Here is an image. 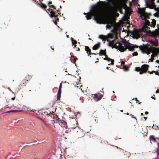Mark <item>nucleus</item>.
I'll use <instances>...</instances> for the list:
<instances>
[{"label": "nucleus", "mask_w": 159, "mask_h": 159, "mask_svg": "<svg viewBox=\"0 0 159 159\" xmlns=\"http://www.w3.org/2000/svg\"><path fill=\"white\" fill-rule=\"evenodd\" d=\"M103 15L102 10L100 8L94 6L90 10V11L88 12L86 17L87 20H89L91 19L92 16H93L94 19L97 23L100 24Z\"/></svg>", "instance_id": "nucleus-1"}, {"label": "nucleus", "mask_w": 159, "mask_h": 159, "mask_svg": "<svg viewBox=\"0 0 159 159\" xmlns=\"http://www.w3.org/2000/svg\"><path fill=\"white\" fill-rule=\"evenodd\" d=\"M139 13L140 14V17H143L144 19V23L142 28V31L148 32H151L150 30H149V27H148V26H150L151 27H154L156 25V20L154 19H151L152 20L151 23L149 21L145 19L146 18H148V16H146V13L145 11V9L142 8V9H138ZM151 36V34H150Z\"/></svg>", "instance_id": "nucleus-2"}, {"label": "nucleus", "mask_w": 159, "mask_h": 159, "mask_svg": "<svg viewBox=\"0 0 159 159\" xmlns=\"http://www.w3.org/2000/svg\"><path fill=\"white\" fill-rule=\"evenodd\" d=\"M114 40L110 41L108 44L109 46L111 47L112 48H115L116 49H118L120 52H124L125 51V49L123 46L120 43H117L116 44L114 43Z\"/></svg>", "instance_id": "nucleus-3"}, {"label": "nucleus", "mask_w": 159, "mask_h": 159, "mask_svg": "<svg viewBox=\"0 0 159 159\" xmlns=\"http://www.w3.org/2000/svg\"><path fill=\"white\" fill-rule=\"evenodd\" d=\"M139 48L143 53H146L148 55L151 52V49L147 46H139Z\"/></svg>", "instance_id": "nucleus-4"}, {"label": "nucleus", "mask_w": 159, "mask_h": 159, "mask_svg": "<svg viewBox=\"0 0 159 159\" xmlns=\"http://www.w3.org/2000/svg\"><path fill=\"white\" fill-rule=\"evenodd\" d=\"M149 2L145 0V2L146 6L150 9H153L155 7V6L154 1V0H148Z\"/></svg>", "instance_id": "nucleus-5"}, {"label": "nucleus", "mask_w": 159, "mask_h": 159, "mask_svg": "<svg viewBox=\"0 0 159 159\" xmlns=\"http://www.w3.org/2000/svg\"><path fill=\"white\" fill-rule=\"evenodd\" d=\"M140 32L137 30H135L132 33V35L133 38L134 39H138L140 37Z\"/></svg>", "instance_id": "nucleus-6"}, {"label": "nucleus", "mask_w": 159, "mask_h": 159, "mask_svg": "<svg viewBox=\"0 0 159 159\" xmlns=\"http://www.w3.org/2000/svg\"><path fill=\"white\" fill-rule=\"evenodd\" d=\"M122 42L124 43V46H123L125 49V50L126 49H128L129 47H130L129 43L127 41H126L125 39H124L122 40Z\"/></svg>", "instance_id": "nucleus-7"}, {"label": "nucleus", "mask_w": 159, "mask_h": 159, "mask_svg": "<svg viewBox=\"0 0 159 159\" xmlns=\"http://www.w3.org/2000/svg\"><path fill=\"white\" fill-rule=\"evenodd\" d=\"M100 56H102V55H104L105 57L103 58V59L105 60H107V56L106 55V52H105V50L103 51L102 49L100 50V52L98 53Z\"/></svg>", "instance_id": "nucleus-8"}, {"label": "nucleus", "mask_w": 159, "mask_h": 159, "mask_svg": "<svg viewBox=\"0 0 159 159\" xmlns=\"http://www.w3.org/2000/svg\"><path fill=\"white\" fill-rule=\"evenodd\" d=\"M148 67L149 66L148 65H143L141 67V70L144 71L145 72H146L148 70Z\"/></svg>", "instance_id": "nucleus-9"}, {"label": "nucleus", "mask_w": 159, "mask_h": 159, "mask_svg": "<svg viewBox=\"0 0 159 159\" xmlns=\"http://www.w3.org/2000/svg\"><path fill=\"white\" fill-rule=\"evenodd\" d=\"M125 15H128L130 14L131 10L129 7H126L125 8Z\"/></svg>", "instance_id": "nucleus-10"}, {"label": "nucleus", "mask_w": 159, "mask_h": 159, "mask_svg": "<svg viewBox=\"0 0 159 159\" xmlns=\"http://www.w3.org/2000/svg\"><path fill=\"white\" fill-rule=\"evenodd\" d=\"M99 97H98V94H95L94 95V97H93V99L95 101H98V100H100L102 97V96L101 94H99Z\"/></svg>", "instance_id": "nucleus-11"}, {"label": "nucleus", "mask_w": 159, "mask_h": 159, "mask_svg": "<svg viewBox=\"0 0 159 159\" xmlns=\"http://www.w3.org/2000/svg\"><path fill=\"white\" fill-rule=\"evenodd\" d=\"M149 42L151 43L152 45L157 46H158V41L157 39L156 40V41H154L152 40H149Z\"/></svg>", "instance_id": "nucleus-12"}, {"label": "nucleus", "mask_w": 159, "mask_h": 159, "mask_svg": "<svg viewBox=\"0 0 159 159\" xmlns=\"http://www.w3.org/2000/svg\"><path fill=\"white\" fill-rule=\"evenodd\" d=\"M138 46L136 45H134L132 46H130L128 48V49H129V51H134V48H138Z\"/></svg>", "instance_id": "nucleus-13"}, {"label": "nucleus", "mask_w": 159, "mask_h": 159, "mask_svg": "<svg viewBox=\"0 0 159 159\" xmlns=\"http://www.w3.org/2000/svg\"><path fill=\"white\" fill-rule=\"evenodd\" d=\"M108 3H111L112 4H114L117 1H118L120 2L122 1L123 0H107Z\"/></svg>", "instance_id": "nucleus-14"}, {"label": "nucleus", "mask_w": 159, "mask_h": 159, "mask_svg": "<svg viewBox=\"0 0 159 159\" xmlns=\"http://www.w3.org/2000/svg\"><path fill=\"white\" fill-rule=\"evenodd\" d=\"M107 23V25L106 26V27L107 29H110L112 25V23L111 21H109Z\"/></svg>", "instance_id": "nucleus-15"}, {"label": "nucleus", "mask_w": 159, "mask_h": 159, "mask_svg": "<svg viewBox=\"0 0 159 159\" xmlns=\"http://www.w3.org/2000/svg\"><path fill=\"white\" fill-rule=\"evenodd\" d=\"M155 10L157 11V12L154 14L153 15L157 17H159V7L157 8H155Z\"/></svg>", "instance_id": "nucleus-16"}, {"label": "nucleus", "mask_w": 159, "mask_h": 159, "mask_svg": "<svg viewBox=\"0 0 159 159\" xmlns=\"http://www.w3.org/2000/svg\"><path fill=\"white\" fill-rule=\"evenodd\" d=\"M100 46V43H98L97 44L95 45L93 47L92 49L94 50H96L98 49Z\"/></svg>", "instance_id": "nucleus-17"}, {"label": "nucleus", "mask_w": 159, "mask_h": 159, "mask_svg": "<svg viewBox=\"0 0 159 159\" xmlns=\"http://www.w3.org/2000/svg\"><path fill=\"white\" fill-rule=\"evenodd\" d=\"M108 61H111V63L108 64V65H109L111 64L113 65L114 64L113 62L114 61V60L113 59H112L109 58L107 57V60H106Z\"/></svg>", "instance_id": "nucleus-18"}, {"label": "nucleus", "mask_w": 159, "mask_h": 159, "mask_svg": "<svg viewBox=\"0 0 159 159\" xmlns=\"http://www.w3.org/2000/svg\"><path fill=\"white\" fill-rule=\"evenodd\" d=\"M51 14L50 16L51 17H57V16H55V13L53 12L52 10H51L50 12Z\"/></svg>", "instance_id": "nucleus-19"}, {"label": "nucleus", "mask_w": 159, "mask_h": 159, "mask_svg": "<svg viewBox=\"0 0 159 159\" xmlns=\"http://www.w3.org/2000/svg\"><path fill=\"white\" fill-rule=\"evenodd\" d=\"M61 83L59 86V89H58V93H57L58 94V95L59 94L60 95L61 94Z\"/></svg>", "instance_id": "nucleus-20"}, {"label": "nucleus", "mask_w": 159, "mask_h": 159, "mask_svg": "<svg viewBox=\"0 0 159 159\" xmlns=\"http://www.w3.org/2000/svg\"><path fill=\"white\" fill-rule=\"evenodd\" d=\"M99 2L101 3L100 7H103L106 5L105 2H97V4H98Z\"/></svg>", "instance_id": "nucleus-21"}, {"label": "nucleus", "mask_w": 159, "mask_h": 159, "mask_svg": "<svg viewBox=\"0 0 159 159\" xmlns=\"http://www.w3.org/2000/svg\"><path fill=\"white\" fill-rule=\"evenodd\" d=\"M71 40L72 44L73 45L74 44H76L77 43V41H76L75 40H74L72 38H71Z\"/></svg>", "instance_id": "nucleus-22"}, {"label": "nucleus", "mask_w": 159, "mask_h": 159, "mask_svg": "<svg viewBox=\"0 0 159 159\" xmlns=\"http://www.w3.org/2000/svg\"><path fill=\"white\" fill-rule=\"evenodd\" d=\"M85 50L87 53H88L89 52V53L91 52L90 49L88 47L85 46Z\"/></svg>", "instance_id": "nucleus-23"}, {"label": "nucleus", "mask_w": 159, "mask_h": 159, "mask_svg": "<svg viewBox=\"0 0 159 159\" xmlns=\"http://www.w3.org/2000/svg\"><path fill=\"white\" fill-rule=\"evenodd\" d=\"M150 139L151 141H152L154 142H155L156 141V139L153 136H151L150 137Z\"/></svg>", "instance_id": "nucleus-24"}, {"label": "nucleus", "mask_w": 159, "mask_h": 159, "mask_svg": "<svg viewBox=\"0 0 159 159\" xmlns=\"http://www.w3.org/2000/svg\"><path fill=\"white\" fill-rule=\"evenodd\" d=\"M41 7L42 8H46L47 7L43 3H41Z\"/></svg>", "instance_id": "nucleus-25"}, {"label": "nucleus", "mask_w": 159, "mask_h": 159, "mask_svg": "<svg viewBox=\"0 0 159 159\" xmlns=\"http://www.w3.org/2000/svg\"><path fill=\"white\" fill-rule=\"evenodd\" d=\"M103 37L102 38V39L103 41H106L107 39L108 38L107 36H104L103 35Z\"/></svg>", "instance_id": "nucleus-26"}, {"label": "nucleus", "mask_w": 159, "mask_h": 159, "mask_svg": "<svg viewBox=\"0 0 159 159\" xmlns=\"http://www.w3.org/2000/svg\"><path fill=\"white\" fill-rule=\"evenodd\" d=\"M108 38H112L113 37L112 35L110 33L108 34Z\"/></svg>", "instance_id": "nucleus-27"}, {"label": "nucleus", "mask_w": 159, "mask_h": 159, "mask_svg": "<svg viewBox=\"0 0 159 159\" xmlns=\"http://www.w3.org/2000/svg\"><path fill=\"white\" fill-rule=\"evenodd\" d=\"M140 68L139 67H136L135 68V70L137 71H138L140 70Z\"/></svg>", "instance_id": "nucleus-28"}, {"label": "nucleus", "mask_w": 159, "mask_h": 159, "mask_svg": "<svg viewBox=\"0 0 159 159\" xmlns=\"http://www.w3.org/2000/svg\"><path fill=\"white\" fill-rule=\"evenodd\" d=\"M138 55V53L137 52H134L132 53V55L133 56H137Z\"/></svg>", "instance_id": "nucleus-29"}, {"label": "nucleus", "mask_w": 159, "mask_h": 159, "mask_svg": "<svg viewBox=\"0 0 159 159\" xmlns=\"http://www.w3.org/2000/svg\"><path fill=\"white\" fill-rule=\"evenodd\" d=\"M145 73V72H144V71L143 70H141L140 71V72H139V73L140 74H143V73Z\"/></svg>", "instance_id": "nucleus-30"}, {"label": "nucleus", "mask_w": 159, "mask_h": 159, "mask_svg": "<svg viewBox=\"0 0 159 159\" xmlns=\"http://www.w3.org/2000/svg\"><path fill=\"white\" fill-rule=\"evenodd\" d=\"M103 35H100L99 36V39H102V38H103Z\"/></svg>", "instance_id": "nucleus-31"}, {"label": "nucleus", "mask_w": 159, "mask_h": 159, "mask_svg": "<svg viewBox=\"0 0 159 159\" xmlns=\"http://www.w3.org/2000/svg\"><path fill=\"white\" fill-rule=\"evenodd\" d=\"M124 69L125 71H127L128 70V68L127 67H124Z\"/></svg>", "instance_id": "nucleus-32"}, {"label": "nucleus", "mask_w": 159, "mask_h": 159, "mask_svg": "<svg viewBox=\"0 0 159 159\" xmlns=\"http://www.w3.org/2000/svg\"><path fill=\"white\" fill-rule=\"evenodd\" d=\"M14 95V93L11 90V96H13Z\"/></svg>", "instance_id": "nucleus-33"}, {"label": "nucleus", "mask_w": 159, "mask_h": 159, "mask_svg": "<svg viewBox=\"0 0 159 159\" xmlns=\"http://www.w3.org/2000/svg\"><path fill=\"white\" fill-rule=\"evenodd\" d=\"M60 97H61V95H60L59 94L58 95L57 94V99H59Z\"/></svg>", "instance_id": "nucleus-34"}, {"label": "nucleus", "mask_w": 159, "mask_h": 159, "mask_svg": "<svg viewBox=\"0 0 159 159\" xmlns=\"http://www.w3.org/2000/svg\"><path fill=\"white\" fill-rule=\"evenodd\" d=\"M17 110H11V112H17Z\"/></svg>", "instance_id": "nucleus-35"}, {"label": "nucleus", "mask_w": 159, "mask_h": 159, "mask_svg": "<svg viewBox=\"0 0 159 159\" xmlns=\"http://www.w3.org/2000/svg\"><path fill=\"white\" fill-rule=\"evenodd\" d=\"M91 54H94V55H96V54L95 53H91V52L89 53V54H88V56H89V55H91Z\"/></svg>", "instance_id": "nucleus-36"}, {"label": "nucleus", "mask_w": 159, "mask_h": 159, "mask_svg": "<svg viewBox=\"0 0 159 159\" xmlns=\"http://www.w3.org/2000/svg\"><path fill=\"white\" fill-rule=\"evenodd\" d=\"M49 7H53V8H55V7L53 5H51L49 6Z\"/></svg>", "instance_id": "nucleus-37"}, {"label": "nucleus", "mask_w": 159, "mask_h": 159, "mask_svg": "<svg viewBox=\"0 0 159 159\" xmlns=\"http://www.w3.org/2000/svg\"><path fill=\"white\" fill-rule=\"evenodd\" d=\"M121 65H124V62H123V61H121Z\"/></svg>", "instance_id": "nucleus-38"}, {"label": "nucleus", "mask_w": 159, "mask_h": 159, "mask_svg": "<svg viewBox=\"0 0 159 159\" xmlns=\"http://www.w3.org/2000/svg\"><path fill=\"white\" fill-rule=\"evenodd\" d=\"M156 62L158 63V64H159V60H157L156 61Z\"/></svg>", "instance_id": "nucleus-39"}, {"label": "nucleus", "mask_w": 159, "mask_h": 159, "mask_svg": "<svg viewBox=\"0 0 159 159\" xmlns=\"http://www.w3.org/2000/svg\"><path fill=\"white\" fill-rule=\"evenodd\" d=\"M155 72V74L156 75H159V73H158L157 72Z\"/></svg>", "instance_id": "nucleus-40"}, {"label": "nucleus", "mask_w": 159, "mask_h": 159, "mask_svg": "<svg viewBox=\"0 0 159 159\" xmlns=\"http://www.w3.org/2000/svg\"><path fill=\"white\" fill-rule=\"evenodd\" d=\"M52 3V2L51 1H49L48 2V5L51 4Z\"/></svg>", "instance_id": "nucleus-41"}, {"label": "nucleus", "mask_w": 159, "mask_h": 159, "mask_svg": "<svg viewBox=\"0 0 159 159\" xmlns=\"http://www.w3.org/2000/svg\"><path fill=\"white\" fill-rule=\"evenodd\" d=\"M15 99V97H14L12 98H11V99L12 100H14Z\"/></svg>", "instance_id": "nucleus-42"}, {"label": "nucleus", "mask_w": 159, "mask_h": 159, "mask_svg": "<svg viewBox=\"0 0 159 159\" xmlns=\"http://www.w3.org/2000/svg\"><path fill=\"white\" fill-rule=\"evenodd\" d=\"M120 13L121 14H122L123 12L121 10H120L119 11Z\"/></svg>", "instance_id": "nucleus-43"}, {"label": "nucleus", "mask_w": 159, "mask_h": 159, "mask_svg": "<svg viewBox=\"0 0 159 159\" xmlns=\"http://www.w3.org/2000/svg\"><path fill=\"white\" fill-rule=\"evenodd\" d=\"M148 72L150 73V74H151L152 72H155V71H153L152 72H150L149 71Z\"/></svg>", "instance_id": "nucleus-44"}, {"label": "nucleus", "mask_w": 159, "mask_h": 159, "mask_svg": "<svg viewBox=\"0 0 159 159\" xmlns=\"http://www.w3.org/2000/svg\"><path fill=\"white\" fill-rule=\"evenodd\" d=\"M22 111V110H17V112H21V111Z\"/></svg>", "instance_id": "nucleus-45"}, {"label": "nucleus", "mask_w": 159, "mask_h": 159, "mask_svg": "<svg viewBox=\"0 0 159 159\" xmlns=\"http://www.w3.org/2000/svg\"><path fill=\"white\" fill-rule=\"evenodd\" d=\"M148 111H146V112H145V114H148Z\"/></svg>", "instance_id": "nucleus-46"}, {"label": "nucleus", "mask_w": 159, "mask_h": 159, "mask_svg": "<svg viewBox=\"0 0 159 159\" xmlns=\"http://www.w3.org/2000/svg\"><path fill=\"white\" fill-rule=\"evenodd\" d=\"M157 3H158L159 2V0H157Z\"/></svg>", "instance_id": "nucleus-47"}, {"label": "nucleus", "mask_w": 159, "mask_h": 159, "mask_svg": "<svg viewBox=\"0 0 159 159\" xmlns=\"http://www.w3.org/2000/svg\"><path fill=\"white\" fill-rule=\"evenodd\" d=\"M143 118L145 119V120H146V119L147 118L146 117H144Z\"/></svg>", "instance_id": "nucleus-48"}, {"label": "nucleus", "mask_w": 159, "mask_h": 159, "mask_svg": "<svg viewBox=\"0 0 159 159\" xmlns=\"http://www.w3.org/2000/svg\"><path fill=\"white\" fill-rule=\"evenodd\" d=\"M48 10L49 11H50H50H51V10H50V8H49V9H48Z\"/></svg>", "instance_id": "nucleus-49"}, {"label": "nucleus", "mask_w": 159, "mask_h": 159, "mask_svg": "<svg viewBox=\"0 0 159 159\" xmlns=\"http://www.w3.org/2000/svg\"><path fill=\"white\" fill-rule=\"evenodd\" d=\"M10 111H7L6 112V113H10Z\"/></svg>", "instance_id": "nucleus-50"}, {"label": "nucleus", "mask_w": 159, "mask_h": 159, "mask_svg": "<svg viewBox=\"0 0 159 159\" xmlns=\"http://www.w3.org/2000/svg\"><path fill=\"white\" fill-rule=\"evenodd\" d=\"M133 117V118H134V119H135L136 120V117H133H133Z\"/></svg>", "instance_id": "nucleus-51"}, {"label": "nucleus", "mask_w": 159, "mask_h": 159, "mask_svg": "<svg viewBox=\"0 0 159 159\" xmlns=\"http://www.w3.org/2000/svg\"><path fill=\"white\" fill-rule=\"evenodd\" d=\"M141 115H143V113H141Z\"/></svg>", "instance_id": "nucleus-52"}, {"label": "nucleus", "mask_w": 159, "mask_h": 159, "mask_svg": "<svg viewBox=\"0 0 159 159\" xmlns=\"http://www.w3.org/2000/svg\"><path fill=\"white\" fill-rule=\"evenodd\" d=\"M75 59L74 60V63H75Z\"/></svg>", "instance_id": "nucleus-53"}, {"label": "nucleus", "mask_w": 159, "mask_h": 159, "mask_svg": "<svg viewBox=\"0 0 159 159\" xmlns=\"http://www.w3.org/2000/svg\"><path fill=\"white\" fill-rule=\"evenodd\" d=\"M152 99H155V98H154L153 97H152Z\"/></svg>", "instance_id": "nucleus-54"}, {"label": "nucleus", "mask_w": 159, "mask_h": 159, "mask_svg": "<svg viewBox=\"0 0 159 159\" xmlns=\"http://www.w3.org/2000/svg\"><path fill=\"white\" fill-rule=\"evenodd\" d=\"M108 68H109V67H108V66H107V67H106V69H108Z\"/></svg>", "instance_id": "nucleus-55"}, {"label": "nucleus", "mask_w": 159, "mask_h": 159, "mask_svg": "<svg viewBox=\"0 0 159 159\" xmlns=\"http://www.w3.org/2000/svg\"><path fill=\"white\" fill-rule=\"evenodd\" d=\"M126 114L127 115H128L129 114V113L128 112H127L126 113Z\"/></svg>", "instance_id": "nucleus-56"}, {"label": "nucleus", "mask_w": 159, "mask_h": 159, "mask_svg": "<svg viewBox=\"0 0 159 159\" xmlns=\"http://www.w3.org/2000/svg\"><path fill=\"white\" fill-rule=\"evenodd\" d=\"M66 37L67 38L69 37V36L68 35H66Z\"/></svg>", "instance_id": "nucleus-57"}, {"label": "nucleus", "mask_w": 159, "mask_h": 159, "mask_svg": "<svg viewBox=\"0 0 159 159\" xmlns=\"http://www.w3.org/2000/svg\"><path fill=\"white\" fill-rule=\"evenodd\" d=\"M78 50L79 51L80 50V48H78Z\"/></svg>", "instance_id": "nucleus-58"}, {"label": "nucleus", "mask_w": 159, "mask_h": 159, "mask_svg": "<svg viewBox=\"0 0 159 159\" xmlns=\"http://www.w3.org/2000/svg\"><path fill=\"white\" fill-rule=\"evenodd\" d=\"M101 53L102 54H103V52L102 51Z\"/></svg>", "instance_id": "nucleus-59"}, {"label": "nucleus", "mask_w": 159, "mask_h": 159, "mask_svg": "<svg viewBox=\"0 0 159 159\" xmlns=\"http://www.w3.org/2000/svg\"><path fill=\"white\" fill-rule=\"evenodd\" d=\"M152 55H151V58L152 57Z\"/></svg>", "instance_id": "nucleus-60"}, {"label": "nucleus", "mask_w": 159, "mask_h": 159, "mask_svg": "<svg viewBox=\"0 0 159 159\" xmlns=\"http://www.w3.org/2000/svg\"><path fill=\"white\" fill-rule=\"evenodd\" d=\"M59 11V10H58L57 11V12H58Z\"/></svg>", "instance_id": "nucleus-61"}, {"label": "nucleus", "mask_w": 159, "mask_h": 159, "mask_svg": "<svg viewBox=\"0 0 159 159\" xmlns=\"http://www.w3.org/2000/svg\"><path fill=\"white\" fill-rule=\"evenodd\" d=\"M122 111H122V110H120V111H121V112H122Z\"/></svg>", "instance_id": "nucleus-62"}, {"label": "nucleus", "mask_w": 159, "mask_h": 159, "mask_svg": "<svg viewBox=\"0 0 159 159\" xmlns=\"http://www.w3.org/2000/svg\"><path fill=\"white\" fill-rule=\"evenodd\" d=\"M60 8H61V6H60Z\"/></svg>", "instance_id": "nucleus-63"}, {"label": "nucleus", "mask_w": 159, "mask_h": 159, "mask_svg": "<svg viewBox=\"0 0 159 159\" xmlns=\"http://www.w3.org/2000/svg\"><path fill=\"white\" fill-rule=\"evenodd\" d=\"M156 93H158V91H156Z\"/></svg>", "instance_id": "nucleus-64"}]
</instances>
